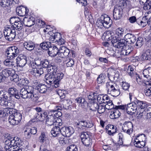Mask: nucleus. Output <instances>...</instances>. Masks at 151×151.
<instances>
[{
  "instance_id": "a211bd4d",
  "label": "nucleus",
  "mask_w": 151,
  "mask_h": 151,
  "mask_svg": "<svg viewBox=\"0 0 151 151\" xmlns=\"http://www.w3.org/2000/svg\"><path fill=\"white\" fill-rule=\"evenodd\" d=\"M124 39L127 43L131 44L134 43L136 40V37L135 35L132 34L127 33L124 37Z\"/></svg>"
},
{
  "instance_id": "bb28decb",
  "label": "nucleus",
  "mask_w": 151,
  "mask_h": 151,
  "mask_svg": "<svg viewBox=\"0 0 151 151\" xmlns=\"http://www.w3.org/2000/svg\"><path fill=\"white\" fill-rule=\"evenodd\" d=\"M128 45H127V43L125 39H122L119 41L116 44V46L114 47L120 49L124 48L127 47Z\"/></svg>"
},
{
  "instance_id": "4c0bfd02",
  "label": "nucleus",
  "mask_w": 151,
  "mask_h": 151,
  "mask_svg": "<svg viewBox=\"0 0 151 151\" xmlns=\"http://www.w3.org/2000/svg\"><path fill=\"white\" fill-rule=\"evenodd\" d=\"M51 46V43L49 42H43L40 45L41 47L45 50H48V49Z\"/></svg>"
},
{
  "instance_id": "423d86ee",
  "label": "nucleus",
  "mask_w": 151,
  "mask_h": 151,
  "mask_svg": "<svg viewBox=\"0 0 151 151\" xmlns=\"http://www.w3.org/2000/svg\"><path fill=\"white\" fill-rule=\"evenodd\" d=\"M19 52V50L16 46L10 47H8L5 51V55L9 59H14L17 56Z\"/></svg>"
},
{
  "instance_id": "69168bd1",
  "label": "nucleus",
  "mask_w": 151,
  "mask_h": 151,
  "mask_svg": "<svg viewBox=\"0 0 151 151\" xmlns=\"http://www.w3.org/2000/svg\"><path fill=\"white\" fill-rule=\"evenodd\" d=\"M143 9L145 10L148 9L151 10V0H149L148 2L144 4Z\"/></svg>"
},
{
  "instance_id": "c756f323",
  "label": "nucleus",
  "mask_w": 151,
  "mask_h": 151,
  "mask_svg": "<svg viewBox=\"0 0 151 151\" xmlns=\"http://www.w3.org/2000/svg\"><path fill=\"white\" fill-rule=\"evenodd\" d=\"M35 89L40 93H44L47 91V88L46 85L43 84H39L35 87Z\"/></svg>"
},
{
  "instance_id": "603ef678",
  "label": "nucleus",
  "mask_w": 151,
  "mask_h": 151,
  "mask_svg": "<svg viewBox=\"0 0 151 151\" xmlns=\"http://www.w3.org/2000/svg\"><path fill=\"white\" fill-rule=\"evenodd\" d=\"M106 108L104 106L100 104L99 105L97 110L99 114H101L104 112Z\"/></svg>"
},
{
  "instance_id": "58836bf2",
  "label": "nucleus",
  "mask_w": 151,
  "mask_h": 151,
  "mask_svg": "<svg viewBox=\"0 0 151 151\" xmlns=\"http://www.w3.org/2000/svg\"><path fill=\"white\" fill-rule=\"evenodd\" d=\"M124 48L121 49L120 52L121 55H127L129 54L131 52V49H129V45L127 46L125 48Z\"/></svg>"
},
{
  "instance_id": "f8f14e48",
  "label": "nucleus",
  "mask_w": 151,
  "mask_h": 151,
  "mask_svg": "<svg viewBox=\"0 0 151 151\" xmlns=\"http://www.w3.org/2000/svg\"><path fill=\"white\" fill-rule=\"evenodd\" d=\"M140 58L142 60H151V48L145 49L140 56Z\"/></svg>"
},
{
  "instance_id": "aec40b11",
  "label": "nucleus",
  "mask_w": 151,
  "mask_h": 151,
  "mask_svg": "<svg viewBox=\"0 0 151 151\" xmlns=\"http://www.w3.org/2000/svg\"><path fill=\"white\" fill-rule=\"evenodd\" d=\"M14 107V105L13 104L11 106H7V108L4 109V114L3 115L4 117L13 114V113L16 111V110L13 109Z\"/></svg>"
},
{
  "instance_id": "c03bdc74",
  "label": "nucleus",
  "mask_w": 151,
  "mask_h": 151,
  "mask_svg": "<svg viewBox=\"0 0 151 151\" xmlns=\"http://www.w3.org/2000/svg\"><path fill=\"white\" fill-rule=\"evenodd\" d=\"M8 92L11 96L12 97L14 94H16L17 93H18V91L15 88L11 87L8 89Z\"/></svg>"
},
{
  "instance_id": "7c9ffc66",
  "label": "nucleus",
  "mask_w": 151,
  "mask_h": 151,
  "mask_svg": "<svg viewBox=\"0 0 151 151\" xmlns=\"http://www.w3.org/2000/svg\"><path fill=\"white\" fill-rule=\"evenodd\" d=\"M4 64L9 67L13 68L15 67V63L14 59L7 58L4 62Z\"/></svg>"
},
{
  "instance_id": "8fccbe9b",
  "label": "nucleus",
  "mask_w": 151,
  "mask_h": 151,
  "mask_svg": "<svg viewBox=\"0 0 151 151\" xmlns=\"http://www.w3.org/2000/svg\"><path fill=\"white\" fill-rule=\"evenodd\" d=\"M59 137H58V139L60 143L62 144H65L66 142L65 141V136H64L61 134L59 135Z\"/></svg>"
},
{
  "instance_id": "49530a36",
  "label": "nucleus",
  "mask_w": 151,
  "mask_h": 151,
  "mask_svg": "<svg viewBox=\"0 0 151 151\" xmlns=\"http://www.w3.org/2000/svg\"><path fill=\"white\" fill-rule=\"evenodd\" d=\"M9 123L10 124L14 125L17 124L15 119L12 115H10L8 119Z\"/></svg>"
},
{
  "instance_id": "338daca9",
  "label": "nucleus",
  "mask_w": 151,
  "mask_h": 151,
  "mask_svg": "<svg viewBox=\"0 0 151 151\" xmlns=\"http://www.w3.org/2000/svg\"><path fill=\"white\" fill-rule=\"evenodd\" d=\"M19 18L16 17H12L10 19L9 22L11 24H12L14 23H14L17 22L18 20H19Z\"/></svg>"
},
{
  "instance_id": "4d7b16f0",
  "label": "nucleus",
  "mask_w": 151,
  "mask_h": 151,
  "mask_svg": "<svg viewBox=\"0 0 151 151\" xmlns=\"http://www.w3.org/2000/svg\"><path fill=\"white\" fill-rule=\"evenodd\" d=\"M65 91L64 90H59L58 91L57 93L60 99H63L65 98Z\"/></svg>"
},
{
  "instance_id": "de8ad7c7",
  "label": "nucleus",
  "mask_w": 151,
  "mask_h": 151,
  "mask_svg": "<svg viewBox=\"0 0 151 151\" xmlns=\"http://www.w3.org/2000/svg\"><path fill=\"white\" fill-rule=\"evenodd\" d=\"M64 63L66 64L67 67H72L74 64V60L72 59L69 58L65 61Z\"/></svg>"
},
{
  "instance_id": "ea45409f",
  "label": "nucleus",
  "mask_w": 151,
  "mask_h": 151,
  "mask_svg": "<svg viewBox=\"0 0 151 151\" xmlns=\"http://www.w3.org/2000/svg\"><path fill=\"white\" fill-rule=\"evenodd\" d=\"M25 8L18 7L17 8L16 12L19 16H23L25 14Z\"/></svg>"
},
{
  "instance_id": "774afa93",
  "label": "nucleus",
  "mask_w": 151,
  "mask_h": 151,
  "mask_svg": "<svg viewBox=\"0 0 151 151\" xmlns=\"http://www.w3.org/2000/svg\"><path fill=\"white\" fill-rule=\"evenodd\" d=\"M146 142H143L142 141H139L137 144L135 145V146L139 148H142L146 144Z\"/></svg>"
},
{
  "instance_id": "9b49d317",
  "label": "nucleus",
  "mask_w": 151,
  "mask_h": 151,
  "mask_svg": "<svg viewBox=\"0 0 151 151\" xmlns=\"http://www.w3.org/2000/svg\"><path fill=\"white\" fill-rule=\"evenodd\" d=\"M74 129L71 127H64L61 129V134L66 137H69L74 133Z\"/></svg>"
},
{
  "instance_id": "bf43d9fd",
  "label": "nucleus",
  "mask_w": 151,
  "mask_h": 151,
  "mask_svg": "<svg viewBox=\"0 0 151 151\" xmlns=\"http://www.w3.org/2000/svg\"><path fill=\"white\" fill-rule=\"evenodd\" d=\"M106 103H107V104L106 106V107L107 109H111L114 108V105L111 101H110L109 100H107V102Z\"/></svg>"
},
{
  "instance_id": "2eb2a0df",
  "label": "nucleus",
  "mask_w": 151,
  "mask_h": 151,
  "mask_svg": "<svg viewBox=\"0 0 151 151\" xmlns=\"http://www.w3.org/2000/svg\"><path fill=\"white\" fill-rule=\"evenodd\" d=\"M57 121L54 116L52 114V113L49 112L46 116V124L47 126L54 125L55 122Z\"/></svg>"
},
{
  "instance_id": "f257e3e1",
  "label": "nucleus",
  "mask_w": 151,
  "mask_h": 151,
  "mask_svg": "<svg viewBox=\"0 0 151 151\" xmlns=\"http://www.w3.org/2000/svg\"><path fill=\"white\" fill-rule=\"evenodd\" d=\"M58 67L54 64H51L48 68L47 73L45 76L46 83L49 86H54L57 88L60 85V81L63 78L64 74L62 73H58Z\"/></svg>"
},
{
  "instance_id": "e433bc0d",
  "label": "nucleus",
  "mask_w": 151,
  "mask_h": 151,
  "mask_svg": "<svg viewBox=\"0 0 151 151\" xmlns=\"http://www.w3.org/2000/svg\"><path fill=\"white\" fill-rule=\"evenodd\" d=\"M12 115L14 118H15V120H16L18 124L21 121L22 119V115L20 113L17 112L16 110V111L13 112Z\"/></svg>"
},
{
  "instance_id": "6ab92c4d",
  "label": "nucleus",
  "mask_w": 151,
  "mask_h": 151,
  "mask_svg": "<svg viewBox=\"0 0 151 151\" xmlns=\"http://www.w3.org/2000/svg\"><path fill=\"white\" fill-rule=\"evenodd\" d=\"M27 58L26 56H19L16 59L17 65L20 67H23L27 63Z\"/></svg>"
},
{
  "instance_id": "6e6552de",
  "label": "nucleus",
  "mask_w": 151,
  "mask_h": 151,
  "mask_svg": "<svg viewBox=\"0 0 151 151\" xmlns=\"http://www.w3.org/2000/svg\"><path fill=\"white\" fill-rule=\"evenodd\" d=\"M137 105L136 100L134 102L127 104L126 109V111L128 114L132 115L137 110Z\"/></svg>"
},
{
  "instance_id": "3c124183",
  "label": "nucleus",
  "mask_w": 151,
  "mask_h": 151,
  "mask_svg": "<svg viewBox=\"0 0 151 151\" xmlns=\"http://www.w3.org/2000/svg\"><path fill=\"white\" fill-rule=\"evenodd\" d=\"M0 104L2 106L5 105L8 106H11V105L13 104L10 102H8L7 100L1 98L0 100Z\"/></svg>"
},
{
  "instance_id": "2f4dec72",
  "label": "nucleus",
  "mask_w": 151,
  "mask_h": 151,
  "mask_svg": "<svg viewBox=\"0 0 151 151\" xmlns=\"http://www.w3.org/2000/svg\"><path fill=\"white\" fill-rule=\"evenodd\" d=\"M24 22L23 21H22L20 18L19 20H18L17 22L14 23V26L12 27L13 28V29H15L16 30H20L23 28Z\"/></svg>"
},
{
  "instance_id": "ddd939ff",
  "label": "nucleus",
  "mask_w": 151,
  "mask_h": 151,
  "mask_svg": "<svg viewBox=\"0 0 151 151\" xmlns=\"http://www.w3.org/2000/svg\"><path fill=\"white\" fill-rule=\"evenodd\" d=\"M122 14V9L120 6L115 7L113 11L114 19L116 20L120 19Z\"/></svg>"
},
{
  "instance_id": "393cba45",
  "label": "nucleus",
  "mask_w": 151,
  "mask_h": 151,
  "mask_svg": "<svg viewBox=\"0 0 151 151\" xmlns=\"http://www.w3.org/2000/svg\"><path fill=\"white\" fill-rule=\"evenodd\" d=\"M136 102L137 103V106H138L141 109H143L144 110L147 109V107L149 106L148 103L146 101H141L137 99Z\"/></svg>"
},
{
  "instance_id": "a19ab883",
  "label": "nucleus",
  "mask_w": 151,
  "mask_h": 151,
  "mask_svg": "<svg viewBox=\"0 0 151 151\" xmlns=\"http://www.w3.org/2000/svg\"><path fill=\"white\" fill-rule=\"evenodd\" d=\"M106 77L105 75L104 74H100L97 78V83L99 84L104 83Z\"/></svg>"
},
{
  "instance_id": "0e129e2a",
  "label": "nucleus",
  "mask_w": 151,
  "mask_h": 151,
  "mask_svg": "<svg viewBox=\"0 0 151 151\" xmlns=\"http://www.w3.org/2000/svg\"><path fill=\"white\" fill-rule=\"evenodd\" d=\"M46 138L45 134L44 132H42L39 137V140L40 142L43 143L45 141Z\"/></svg>"
},
{
  "instance_id": "4be33fe9",
  "label": "nucleus",
  "mask_w": 151,
  "mask_h": 151,
  "mask_svg": "<svg viewBox=\"0 0 151 151\" xmlns=\"http://www.w3.org/2000/svg\"><path fill=\"white\" fill-rule=\"evenodd\" d=\"M23 22L25 23L26 26L30 27L35 24V18L32 17H30L29 18L24 17Z\"/></svg>"
},
{
  "instance_id": "e2e57ef3",
  "label": "nucleus",
  "mask_w": 151,
  "mask_h": 151,
  "mask_svg": "<svg viewBox=\"0 0 151 151\" xmlns=\"http://www.w3.org/2000/svg\"><path fill=\"white\" fill-rule=\"evenodd\" d=\"M124 30L121 28H119L116 29V33L117 36H122L124 34Z\"/></svg>"
},
{
  "instance_id": "5701e85b",
  "label": "nucleus",
  "mask_w": 151,
  "mask_h": 151,
  "mask_svg": "<svg viewBox=\"0 0 151 151\" xmlns=\"http://www.w3.org/2000/svg\"><path fill=\"white\" fill-rule=\"evenodd\" d=\"M70 50L65 47H62L59 50V54L60 57L63 58L68 55L70 53Z\"/></svg>"
},
{
  "instance_id": "39448f33",
  "label": "nucleus",
  "mask_w": 151,
  "mask_h": 151,
  "mask_svg": "<svg viewBox=\"0 0 151 151\" xmlns=\"http://www.w3.org/2000/svg\"><path fill=\"white\" fill-rule=\"evenodd\" d=\"M3 32L6 39L10 41H12L16 35L15 29L9 27L5 28Z\"/></svg>"
},
{
  "instance_id": "f3484780",
  "label": "nucleus",
  "mask_w": 151,
  "mask_h": 151,
  "mask_svg": "<svg viewBox=\"0 0 151 151\" xmlns=\"http://www.w3.org/2000/svg\"><path fill=\"white\" fill-rule=\"evenodd\" d=\"M2 73L5 77V78L6 77H7L9 76H17V74H14L15 71L14 70L11 68H7L3 70L1 72Z\"/></svg>"
},
{
  "instance_id": "412c9836",
  "label": "nucleus",
  "mask_w": 151,
  "mask_h": 151,
  "mask_svg": "<svg viewBox=\"0 0 151 151\" xmlns=\"http://www.w3.org/2000/svg\"><path fill=\"white\" fill-rule=\"evenodd\" d=\"M108 93L112 96L115 97L118 96L120 93L119 90L118 89H116L112 85H111L110 88L108 89Z\"/></svg>"
},
{
  "instance_id": "79ce46f5",
  "label": "nucleus",
  "mask_w": 151,
  "mask_h": 151,
  "mask_svg": "<svg viewBox=\"0 0 151 151\" xmlns=\"http://www.w3.org/2000/svg\"><path fill=\"white\" fill-rule=\"evenodd\" d=\"M99 105L96 101H93L89 105L90 109L93 111L97 110Z\"/></svg>"
},
{
  "instance_id": "c9c22d12",
  "label": "nucleus",
  "mask_w": 151,
  "mask_h": 151,
  "mask_svg": "<svg viewBox=\"0 0 151 151\" xmlns=\"http://www.w3.org/2000/svg\"><path fill=\"white\" fill-rule=\"evenodd\" d=\"M151 73V67H149L146 69H145L143 70L142 74L144 77L147 79L150 78V74Z\"/></svg>"
},
{
  "instance_id": "c85d7f7f",
  "label": "nucleus",
  "mask_w": 151,
  "mask_h": 151,
  "mask_svg": "<svg viewBox=\"0 0 151 151\" xmlns=\"http://www.w3.org/2000/svg\"><path fill=\"white\" fill-rule=\"evenodd\" d=\"M24 45L25 48L29 51L33 50L35 47L34 43L30 41L24 42Z\"/></svg>"
},
{
  "instance_id": "37998d69",
  "label": "nucleus",
  "mask_w": 151,
  "mask_h": 151,
  "mask_svg": "<svg viewBox=\"0 0 151 151\" xmlns=\"http://www.w3.org/2000/svg\"><path fill=\"white\" fill-rule=\"evenodd\" d=\"M112 44L114 46H116L117 42L119 40V39L118 38V37L116 35H112V37H111V40Z\"/></svg>"
},
{
  "instance_id": "1a4fd4ad",
  "label": "nucleus",
  "mask_w": 151,
  "mask_h": 151,
  "mask_svg": "<svg viewBox=\"0 0 151 151\" xmlns=\"http://www.w3.org/2000/svg\"><path fill=\"white\" fill-rule=\"evenodd\" d=\"M139 113V112L137 111V114L138 115V117L139 118L142 117L146 119L151 118V107H148L147 109L141 111Z\"/></svg>"
},
{
  "instance_id": "864d4df0",
  "label": "nucleus",
  "mask_w": 151,
  "mask_h": 151,
  "mask_svg": "<svg viewBox=\"0 0 151 151\" xmlns=\"http://www.w3.org/2000/svg\"><path fill=\"white\" fill-rule=\"evenodd\" d=\"M41 64H42V67L43 68H49L50 64L49 61L47 60H45L41 62Z\"/></svg>"
},
{
  "instance_id": "052dcab7",
  "label": "nucleus",
  "mask_w": 151,
  "mask_h": 151,
  "mask_svg": "<svg viewBox=\"0 0 151 151\" xmlns=\"http://www.w3.org/2000/svg\"><path fill=\"white\" fill-rule=\"evenodd\" d=\"M24 133L27 139H29L31 138L32 134L30 133L29 128H27L24 131Z\"/></svg>"
},
{
  "instance_id": "9d476101",
  "label": "nucleus",
  "mask_w": 151,
  "mask_h": 151,
  "mask_svg": "<svg viewBox=\"0 0 151 151\" xmlns=\"http://www.w3.org/2000/svg\"><path fill=\"white\" fill-rule=\"evenodd\" d=\"M133 125L131 122H126L123 124L122 130L124 132L130 134L133 132Z\"/></svg>"
},
{
  "instance_id": "f704fd0d",
  "label": "nucleus",
  "mask_w": 151,
  "mask_h": 151,
  "mask_svg": "<svg viewBox=\"0 0 151 151\" xmlns=\"http://www.w3.org/2000/svg\"><path fill=\"white\" fill-rule=\"evenodd\" d=\"M61 128L60 127H53L51 131V133L52 135L54 137H56L61 133Z\"/></svg>"
},
{
  "instance_id": "4468645a",
  "label": "nucleus",
  "mask_w": 151,
  "mask_h": 151,
  "mask_svg": "<svg viewBox=\"0 0 151 151\" xmlns=\"http://www.w3.org/2000/svg\"><path fill=\"white\" fill-rule=\"evenodd\" d=\"M151 14V13H150ZM149 14L148 12L146 13L145 14V16L143 17L141 20H138L137 21V23L139 25L141 26L142 27H145L148 24V22L149 20V18L150 17V16L149 15Z\"/></svg>"
},
{
  "instance_id": "473e14b6",
  "label": "nucleus",
  "mask_w": 151,
  "mask_h": 151,
  "mask_svg": "<svg viewBox=\"0 0 151 151\" xmlns=\"http://www.w3.org/2000/svg\"><path fill=\"white\" fill-rule=\"evenodd\" d=\"M121 113L118 109H115L111 112L110 118L111 119H114L117 118L120 116Z\"/></svg>"
},
{
  "instance_id": "20e7f679",
  "label": "nucleus",
  "mask_w": 151,
  "mask_h": 151,
  "mask_svg": "<svg viewBox=\"0 0 151 151\" xmlns=\"http://www.w3.org/2000/svg\"><path fill=\"white\" fill-rule=\"evenodd\" d=\"M112 20L106 14L102 15L100 18L98 19L96 25L98 27L103 26L108 28L111 26Z\"/></svg>"
},
{
  "instance_id": "5fc2aeb1",
  "label": "nucleus",
  "mask_w": 151,
  "mask_h": 151,
  "mask_svg": "<svg viewBox=\"0 0 151 151\" xmlns=\"http://www.w3.org/2000/svg\"><path fill=\"white\" fill-rule=\"evenodd\" d=\"M97 93H93L91 94H90L88 96V99L89 100H95L97 98Z\"/></svg>"
},
{
  "instance_id": "680f3d73",
  "label": "nucleus",
  "mask_w": 151,
  "mask_h": 151,
  "mask_svg": "<svg viewBox=\"0 0 151 151\" xmlns=\"http://www.w3.org/2000/svg\"><path fill=\"white\" fill-rule=\"evenodd\" d=\"M67 151H78V149L76 145H71L67 147Z\"/></svg>"
},
{
  "instance_id": "13d9d810",
  "label": "nucleus",
  "mask_w": 151,
  "mask_h": 151,
  "mask_svg": "<svg viewBox=\"0 0 151 151\" xmlns=\"http://www.w3.org/2000/svg\"><path fill=\"white\" fill-rule=\"evenodd\" d=\"M127 72L129 76L132 77V76L134 75V68L131 66L129 65L127 70Z\"/></svg>"
},
{
  "instance_id": "09e8293b",
  "label": "nucleus",
  "mask_w": 151,
  "mask_h": 151,
  "mask_svg": "<svg viewBox=\"0 0 151 151\" xmlns=\"http://www.w3.org/2000/svg\"><path fill=\"white\" fill-rule=\"evenodd\" d=\"M112 36L111 32L108 31L104 33L102 37H104L106 40H111V37Z\"/></svg>"
},
{
  "instance_id": "7ed1b4c3",
  "label": "nucleus",
  "mask_w": 151,
  "mask_h": 151,
  "mask_svg": "<svg viewBox=\"0 0 151 151\" xmlns=\"http://www.w3.org/2000/svg\"><path fill=\"white\" fill-rule=\"evenodd\" d=\"M6 138L7 139L5 142V146L4 148L5 150L12 149H19V147L21 145L19 139L17 137H12L10 136H7Z\"/></svg>"
},
{
  "instance_id": "0eeeda50",
  "label": "nucleus",
  "mask_w": 151,
  "mask_h": 151,
  "mask_svg": "<svg viewBox=\"0 0 151 151\" xmlns=\"http://www.w3.org/2000/svg\"><path fill=\"white\" fill-rule=\"evenodd\" d=\"M81 138L83 144L86 147H90L92 144V139L86 132L82 133Z\"/></svg>"
},
{
  "instance_id": "dca6fc26",
  "label": "nucleus",
  "mask_w": 151,
  "mask_h": 151,
  "mask_svg": "<svg viewBox=\"0 0 151 151\" xmlns=\"http://www.w3.org/2000/svg\"><path fill=\"white\" fill-rule=\"evenodd\" d=\"M48 53L50 56L52 57L55 56L57 55H59V50L55 46L51 45L48 49Z\"/></svg>"
},
{
  "instance_id": "72a5a7b5",
  "label": "nucleus",
  "mask_w": 151,
  "mask_h": 151,
  "mask_svg": "<svg viewBox=\"0 0 151 151\" xmlns=\"http://www.w3.org/2000/svg\"><path fill=\"white\" fill-rule=\"evenodd\" d=\"M50 112L52 113V114L57 121L58 120V122L61 121L60 119H58V117H60L62 115V113L60 111L57 110H52L50 111Z\"/></svg>"
},
{
  "instance_id": "b1692460",
  "label": "nucleus",
  "mask_w": 151,
  "mask_h": 151,
  "mask_svg": "<svg viewBox=\"0 0 151 151\" xmlns=\"http://www.w3.org/2000/svg\"><path fill=\"white\" fill-rule=\"evenodd\" d=\"M43 73V68L41 67L35 68L31 71V73L36 77L40 76Z\"/></svg>"
},
{
  "instance_id": "6e6d98bb",
  "label": "nucleus",
  "mask_w": 151,
  "mask_h": 151,
  "mask_svg": "<svg viewBox=\"0 0 151 151\" xmlns=\"http://www.w3.org/2000/svg\"><path fill=\"white\" fill-rule=\"evenodd\" d=\"M138 136V139L140 141L146 142V135L144 134H141L137 135Z\"/></svg>"
},
{
  "instance_id": "a18cd8bd",
  "label": "nucleus",
  "mask_w": 151,
  "mask_h": 151,
  "mask_svg": "<svg viewBox=\"0 0 151 151\" xmlns=\"http://www.w3.org/2000/svg\"><path fill=\"white\" fill-rule=\"evenodd\" d=\"M144 41L143 38L142 37H139L137 39L136 45L138 47H140L143 44Z\"/></svg>"
},
{
  "instance_id": "a878e982",
  "label": "nucleus",
  "mask_w": 151,
  "mask_h": 151,
  "mask_svg": "<svg viewBox=\"0 0 151 151\" xmlns=\"http://www.w3.org/2000/svg\"><path fill=\"white\" fill-rule=\"evenodd\" d=\"M16 3L14 0H0V5L3 7L9 6L13 2Z\"/></svg>"
},
{
  "instance_id": "f03ea898",
  "label": "nucleus",
  "mask_w": 151,
  "mask_h": 151,
  "mask_svg": "<svg viewBox=\"0 0 151 151\" xmlns=\"http://www.w3.org/2000/svg\"><path fill=\"white\" fill-rule=\"evenodd\" d=\"M34 88L31 86H27L24 88H21L19 91L20 95L18 93L13 96L17 99H19L21 96L23 99H31L34 101H36L39 97L34 92Z\"/></svg>"
},
{
  "instance_id": "cd10ccee",
  "label": "nucleus",
  "mask_w": 151,
  "mask_h": 151,
  "mask_svg": "<svg viewBox=\"0 0 151 151\" xmlns=\"http://www.w3.org/2000/svg\"><path fill=\"white\" fill-rule=\"evenodd\" d=\"M97 100L100 103L106 104L107 102V100H109V98L107 95H100L97 96Z\"/></svg>"
}]
</instances>
